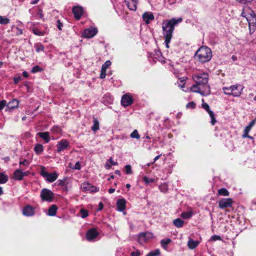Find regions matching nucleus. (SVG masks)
I'll use <instances>...</instances> for the list:
<instances>
[{
  "label": "nucleus",
  "instance_id": "6e6552de",
  "mask_svg": "<svg viewBox=\"0 0 256 256\" xmlns=\"http://www.w3.org/2000/svg\"><path fill=\"white\" fill-rule=\"evenodd\" d=\"M152 236V234L150 232H141L138 234V241L139 244H142Z\"/></svg>",
  "mask_w": 256,
  "mask_h": 256
},
{
  "label": "nucleus",
  "instance_id": "b1692460",
  "mask_svg": "<svg viewBox=\"0 0 256 256\" xmlns=\"http://www.w3.org/2000/svg\"><path fill=\"white\" fill-rule=\"evenodd\" d=\"M57 210L58 207L56 205L52 204L48 208V214L50 216H55L56 214Z\"/></svg>",
  "mask_w": 256,
  "mask_h": 256
},
{
  "label": "nucleus",
  "instance_id": "5fc2aeb1",
  "mask_svg": "<svg viewBox=\"0 0 256 256\" xmlns=\"http://www.w3.org/2000/svg\"><path fill=\"white\" fill-rule=\"evenodd\" d=\"M210 116L211 118V123H212V125H214L216 122V120L214 118V114L212 113V115L210 114Z\"/></svg>",
  "mask_w": 256,
  "mask_h": 256
},
{
  "label": "nucleus",
  "instance_id": "a878e982",
  "mask_svg": "<svg viewBox=\"0 0 256 256\" xmlns=\"http://www.w3.org/2000/svg\"><path fill=\"white\" fill-rule=\"evenodd\" d=\"M174 224L177 228H181L183 226L184 222L180 218H176L173 221Z\"/></svg>",
  "mask_w": 256,
  "mask_h": 256
},
{
  "label": "nucleus",
  "instance_id": "dca6fc26",
  "mask_svg": "<svg viewBox=\"0 0 256 256\" xmlns=\"http://www.w3.org/2000/svg\"><path fill=\"white\" fill-rule=\"evenodd\" d=\"M124 2L131 10H136L137 8L138 0H125Z\"/></svg>",
  "mask_w": 256,
  "mask_h": 256
},
{
  "label": "nucleus",
  "instance_id": "aec40b11",
  "mask_svg": "<svg viewBox=\"0 0 256 256\" xmlns=\"http://www.w3.org/2000/svg\"><path fill=\"white\" fill-rule=\"evenodd\" d=\"M126 201L124 199H118L116 202V206L118 210L122 212L126 208Z\"/></svg>",
  "mask_w": 256,
  "mask_h": 256
},
{
  "label": "nucleus",
  "instance_id": "4d7b16f0",
  "mask_svg": "<svg viewBox=\"0 0 256 256\" xmlns=\"http://www.w3.org/2000/svg\"><path fill=\"white\" fill-rule=\"evenodd\" d=\"M58 184L60 186H64L65 185V179L62 180H58Z\"/></svg>",
  "mask_w": 256,
  "mask_h": 256
},
{
  "label": "nucleus",
  "instance_id": "79ce46f5",
  "mask_svg": "<svg viewBox=\"0 0 256 256\" xmlns=\"http://www.w3.org/2000/svg\"><path fill=\"white\" fill-rule=\"evenodd\" d=\"M111 64V62L110 60L106 61L104 64L102 66V68L106 70Z\"/></svg>",
  "mask_w": 256,
  "mask_h": 256
},
{
  "label": "nucleus",
  "instance_id": "58836bf2",
  "mask_svg": "<svg viewBox=\"0 0 256 256\" xmlns=\"http://www.w3.org/2000/svg\"><path fill=\"white\" fill-rule=\"evenodd\" d=\"M142 180L146 184H148L149 183L153 182H154V179L149 178L146 176H144Z\"/></svg>",
  "mask_w": 256,
  "mask_h": 256
},
{
  "label": "nucleus",
  "instance_id": "a211bd4d",
  "mask_svg": "<svg viewBox=\"0 0 256 256\" xmlns=\"http://www.w3.org/2000/svg\"><path fill=\"white\" fill-rule=\"evenodd\" d=\"M142 18L146 24H148L150 20H154V16L151 12H145L142 14Z\"/></svg>",
  "mask_w": 256,
  "mask_h": 256
},
{
  "label": "nucleus",
  "instance_id": "2eb2a0df",
  "mask_svg": "<svg viewBox=\"0 0 256 256\" xmlns=\"http://www.w3.org/2000/svg\"><path fill=\"white\" fill-rule=\"evenodd\" d=\"M98 234L96 230L94 228L89 230L86 234V237L88 240H92L96 238Z\"/></svg>",
  "mask_w": 256,
  "mask_h": 256
},
{
  "label": "nucleus",
  "instance_id": "49530a36",
  "mask_svg": "<svg viewBox=\"0 0 256 256\" xmlns=\"http://www.w3.org/2000/svg\"><path fill=\"white\" fill-rule=\"evenodd\" d=\"M106 70L105 69L102 68L101 69V72L100 74V78H104L106 77Z\"/></svg>",
  "mask_w": 256,
  "mask_h": 256
},
{
  "label": "nucleus",
  "instance_id": "774afa93",
  "mask_svg": "<svg viewBox=\"0 0 256 256\" xmlns=\"http://www.w3.org/2000/svg\"><path fill=\"white\" fill-rule=\"evenodd\" d=\"M108 161L112 165L114 166L116 164V162H114L112 158H110Z\"/></svg>",
  "mask_w": 256,
  "mask_h": 256
},
{
  "label": "nucleus",
  "instance_id": "1a4fd4ad",
  "mask_svg": "<svg viewBox=\"0 0 256 256\" xmlns=\"http://www.w3.org/2000/svg\"><path fill=\"white\" fill-rule=\"evenodd\" d=\"M81 188L83 191L86 192L90 191V192H98L99 190V188L96 187L88 182H84L81 185Z\"/></svg>",
  "mask_w": 256,
  "mask_h": 256
},
{
  "label": "nucleus",
  "instance_id": "4468645a",
  "mask_svg": "<svg viewBox=\"0 0 256 256\" xmlns=\"http://www.w3.org/2000/svg\"><path fill=\"white\" fill-rule=\"evenodd\" d=\"M243 89L240 85H236L231 86V92H232V96H238L241 94V91Z\"/></svg>",
  "mask_w": 256,
  "mask_h": 256
},
{
  "label": "nucleus",
  "instance_id": "864d4df0",
  "mask_svg": "<svg viewBox=\"0 0 256 256\" xmlns=\"http://www.w3.org/2000/svg\"><path fill=\"white\" fill-rule=\"evenodd\" d=\"M238 2L242 4H246L247 3H250L254 0H236Z\"/></svg>",
  "mask_w": 256,
  "mask_h": 256
},
{
  "label": "nucleus",
  "instance_id": "5701e85b",
  "mask_svg": "<svg viewBox=\"0 0 256 256\" xmlns=\"http://www.w3.org/2000/svg\"><path fill=\"white\" fill-rule=\"evenodd\" d=\"M199 243L198 240H194L192 238H190L188 242V246L190 249L193 250L198 245Z\"/></svg>",
  "mask_w": 256,
  "mask_h": 256
},
{
  "label": "nucleus",
  "instance_id": "c756f323",
  "mask_svg": "<svg viewBox=\"0 0 256 256\" xmlns=\"http://www.w3.org/2000/svg\"><path fill=\"white\" fill-rule=\"evenodd\" d=\"M172 240L170 238H167L166 240H161V245L162 248H166L167 245L171 242Z\"/></svg>",
  "mask_w": 256,
  "mask_h": 256
},
{
  "label": "nucleus",
  "instance_id": "f257e3e1",
  "mask_svg": "<svg viewBox=\"0 0 256 256\" xmlns=\"http://www.w3.org/2000/svg\"><path fill=\"white\" fill-rule=\"evenodd\" d=\"M182 18H180L178 19L173 18L168 21L163 22L162 24L163 34L164 38H167L168 40H169V38H172V34L174 30V26L178 23L182 22Z\"/></svg>",
  "mask_w": 256,
  "mask_h": 256
},
{
  "label": "nucleus",
  "instance_id": "0e129e2a",
  "mask_svg": "<svg viewBox=\"0 0 256 256\" xmlns=\"http://www.w3.org/2000/svg\"><path fill=\"white\" fill-rule=\"evenodd\" d=\"M36 50L38 52H39L40 51H43L44 50V46L42 45H40L38 46L37 47Z\"/></svg>",
  "mask_w": 256,
  "mask_h": 256
},
{
  "label": "nucleus",
  "instance_id": "39448f33",
  "mask_svg": "<svg viewBox=\"0 0 256 256\" xmlns=\"http://www.w3.org/2000/svg\"><path fill=\"white\" fill-rule=\"evenodd\" d=\"M190 90L193 92H198L202 96H208L210 94V90L209 86H205L203 88L197 84L193 85Z\"/></svg>",
  "mask_w": 256,
  "mask_h": 256
},
{
  "label": "nucleus",
  "instance_id": "423d86ee",
  "mask_svg": "<svg viewBox=\"0 0 256 256\" xmlns=\"http://www.w3.org/2000/svg\"><path fill=\"white\" fill-rule=\"evenodd\" d=\"M40 198L43 201L52 202L54 198V193L47 188H44L42 190Z\"/></svg>",
  "mask_w": 256,
  "mask_h": 256
},
{
  "label": "nucleus",
  "instance_id": "6e6d98bb",
  "mask_svg": "<svg viewBox=\"0 0 256 256\" xmlns=\"http://www.w3.org/2000/svg\"><path fill=\"white\" fill-rule=\"evenodd\" d=\"M63 26L62 24L60 22V20H57V27L59 30H62V27Z\"/></svg>",
  "mask_w": 256,
  "mask_h": 256
},
{
  "label": "nucleus",
  "instance_id": "c9c22d12",
  "mask_svg": "<svg viewBox=\"0 0 256 256\" xmlns=\"http://www.w3.org/2000/svg\"><path fill=\"white\" fill-rule=\"evenodd\" d=\"M10 20L6 18L0 16V24H6L9 23Z\"/></svg>",
  "mask_w": 256,
  "mask_h": 256
},
{
  "label": "nucleus",
  "instance_id": "bf43d9fd",
  "mask_svg": "<svg viewBox=\"0 0 256 256\" xmlns=\"http://www.w3.org/2000/svg\"><path fill=\"white\" fill-rule=\"evenodd\" d=\"M140 254V252L139 250H136V252H133L131 253L132 256H139Z\"/></svg>",
  "mask_w": 256,
  "mask_h": 256
},
{
  "label": "nucleus",
  "instance_id": "4be33fe9",
  "mask_svg": "<svg viewBox=\"0 0 256 256\" xmlns=\"http://www.w3.org/2000/svg\"><path fill=\"white\" fill-rule=\"evenodd\" d=\"M46 178L48 182H52L58 178V174L56 172L52 174L48 173V176H46Z\"/></svg>",
  "mask_w": 256,
  "mask_h": 256
},
{
  "label": "nucleus",
  "instance_id": "9d476101",
  "mask_svg": "<svg viewBox=\"0 0 256 256\" xmlns=\"http://www.w3.org/2000/svg\"><path fill=\"white\" fill-rule=\"evenodd\" d=\"M98 32L97 29L94 28H90L85 30L82 32V36L86 38H91L94 36Z\"/></svg>",
  "mask_w": 256,
  "mask_h": 256
},
{
  "label": "nucleus",
  "instance_id": "69168bd1",
  "mask_svg": "<svg viewBox=\"0 0 256 256\" xmlns=\"http://www.w3.org/2000/svg\"><path fill=\"white\" fill-rule=\"evenodd\" d=\"M152 253H153V254H154V256H158L160 254V252L159 250H156L154 251H152Z\"/></svg>",
  "mask_w": 256,
  "mask_h": 256
},
{
  "label": "nucleus",
  "instance_id": "4c0bfd02",
  "mask_svg": "<svg viewBox=\"0 0 256 256\" xmlns=\"http://www.w3.org/2000/svg\"><path fill=\"white\" fill-rule=\"evenodd\" d=\"M42 70V69L39 66H34L31 70V72L32 73H35L38 72H41Z\"/></svg>",
  "mask_w": 256,
  "mask_h": 256
},
{
  "label": "nucleus",
  "instance_id": "37998d69",
  "mask_svg": "<svg viewBox=\"0 0 256 256\" xmlns=\"http://www.w3.org/2000/svg\"><path fill=\"white\" fill-rule=\"evenodd\" d=\"M126 173V174H131L132 173L131 166L129 164L125 166Z\"/></svg>",
  "mask_w": 256,
  "mask_h": 256
},
{
  "label": "nucleus",
  "instance_id": "20e7f679",
  "mask_svg": "<svg viewBox=\"0 0 256 256\" xmlns=\"http://www.w3.org/2000/svg\"><path fill=\"white\" fill-rule=\"evenodd\" d=\"M192 78L196 83L202 88L205 86H208V75L206 73L196 74L193 76Z\"/></svg>",
  "mask_w": 256,
  "mask_h": 256
},
{
  "label": "nucleus",
  "instance_id": "c03bdc74",
  "mask_svg": "<svg viewBox=\"0 0 256 256\" xmlns=\"http://www.w3.org/2000/svg\"><path fill=\"white\" fill-rule=\"evenodd\" d=\"M48 172L46 170L45 168L42 166V170L40 171V174L44 178H46L48 176Z\"/></svg>",
  "mask_w": 256,
  "mask_h": 256
},
{
  "label": "nucleus",
  "instance_id": "e2e57ef3",
  "mask_svg": "<svg viewBox=\"0 0 256 256\" xmlns=\"http://www.w3.org/2000/svg\"><path fill=\"white\" fill-rule=\"evenodd\" d=\"M21 80V78L20 76L17 77V78H14V83L16 84H17Z\"/></svg>",
  "mask_w": 256,
  "mask_h": 256
},
{
  "label": "nucleus",
  "instance_id": "3c124183",
  "mask_svg": "<svg viewBox=\"0 0 256 256\" xmlns=\"http://www.w3.org/2000/svg\"><path fill=\"white\" fill-rule=\"evenodd\" d=\"M6 102L5 100L0 101V110H2L6 106Z\"/></svg>",
  "mask_w": 256,
  "mask_h": 256
},
{
  "label": "nucleus",
  "instance_id": "09e8293b",
  "mask_svg": "<svg viewBox=\"0 0 256 256\" xmlns=\"http://www.w3.org/2000/svg\"><path fill=\"white\" fill-rule=\"evenodd\" d=\"M19 164L20 166L24 165L25 166H28L30 164V162L28 160L24 159V160L20 162Z\"/></svg>",
  "mask_w": 256,
  "mask_h": 256
},
{
  "label": "nucleus",
  "instance_id": "8fccbe9b",
  "mask_svg": "<svg viewBox=\"0 0 256 256\" xmlns=\"http://www.w3.org/2000/svg\"><path fill=\"white\" fill-rule=\"evenodd\" d=\"M34 33L38 36H43L44 32L40 31L38 29H34L33 30Z\"/></svg>",
  "mask_w": 256,
  "mask_h": 256
},
{
  "label": "nucleus",
  "instance_id": "473e14b6",
  "mask_svg": "<svg viewBox=\"0 0 256 256\" xmlns=\"http://www.w3.org/2000/svg\"><path fill=\"white\" fill-rule=\"evenodd\" d=\"M202 107L203 108H204L209 114V115L210 114H212H212L214 113L213 112H212L210 108V106H209L208 105V104L206 103H203L202 104Z\"/></svg>",
  "mask_w": 256,
  "mask_h": 256
},
{
  "label": "nucleus",
  "instance_id": "cd10ccee",
  "mask_svg": "<svg viewBox=\"0 0 256 256\" xmlns=\"http://www.w3.org/2000/svg\"><path fill=\"white\" fill-rule=\"evenodd\" d=\"M99 129V122L96 118H94V125L92 127V130L96 132Z\"/></svg>",
  "mask_w": 256,
  "mask_h": 256
},
{
  "label": "nucleus",
  "instance_id": "de8ad7c7",
  "mask_svg": "<svg viewBox=\"0 0 256 256\" xmlns=\"http://www.w3.org/2000/svg\"><path fill=\"white\" fill-rule=\"evenodd\" d=\"M187 108H194L196 107V104L194 102H188L186 106Z\"/></svg>",
  "mask_w": 256,
  "mask_h": 256
},
{
  "label": "nucleus",
  "instance_id": "0eeeda50",
  "mask_svg": "<svg viewBox=\"0 0 256 256\" xmlns=\"http://www.w3.org/2000/svg\"><path fill=\"white\" fill-rule=\"evenodd\" d=\"M232 198H222L218 201V207L221 209L230 208L232 206Z\"/></svg>",
  "mask_w": 256,
  "mask_h": 256
},
{
  "label": "nucleus",
  "instance_id": "ea45409f",
  "mask_svg": "<svg viewBox=\"0 0 256 256\" xmlns=\"http://www.w3.org/2000/svg\"><path fill=\"white\" fill-rule=\"evenodd\" d=\"M159 188L161 192H166L168 190L167 185L166 184H162L160 186Z\"/></svg>",
  "mask_w": 256,
  "mask_h": 256
},
{
  "label": "nucleus",
  "instance_id": "ddd939ff",
  "mask_svg": "<svg viewBox=\"0 0 256 256\" xmlns=\"http://www.w3.org/2000/svg\"><path fill=\"white\" fill-rule=\"evenodd\" d=\"M72 11L76 19L80 20L83 13L82 8L80 6H76L72 8Z\"/></svg>",
  "mask_w": 256,
  "mask_h": 256
},
{
  "label": "nucleus",
  "instance_id": "052dcab7",
  "mask_svg": "<svg viewBox=\"0 0 256 256\" xmlns=\"http://www.w3.org/2000/svg\"><path fill=\"white\" fill-rule=\"evenodd\" d=\"M165 38L164 42L166 43V48H169L168 44L170 42L172 38H169V40H167V38Z\"/></svg>",
  "mask_w": 256,
  "mask_h": 256
},
{
  "label": "nucleus",
  "instance_id": "f704fd0d",
  "mask_svg": "<svg viewBox=\"0 0 256 256\" xmlns=\"http://www.w3.org/2000/svg\"><path fill=\"white\" fill-rule=\"evenodd\" d=\"M80 213L81 214V217L83 218H86L88 216V210L84 208H82L80 210Z\"/></svg>",
  "mask_w": 256,
  "mask_h": 256
},
{
  "label": "nucleus",
  "instance_id": "7ed1b4c3",
  "mask_svg": "<svg viewBox=\"0 0 256 256\" xmlns=\"http://www.w3.org/2000/svg\"><path fill=\"white\" fill-rule=\"evenodd\" d=\"M242 16L246 18L250 26H256V15L252 10L246 7L243 9Z\"/></svg>",
  "mask_w": 256,
  "mask_h": 256
},
{
  "label": "nucleus",
  "instance_id": "680f3d73",
  "mask_svg": "<svg viewBox=\"0 0 256 256\" xmlns=\"http://www.w3.org/2000/svg\"><path fill=\"white\" fill-rule=\"evenodd\" d=\"M74 168L76 170H80V164L79 162H76Z\"/></svg>",
  "mask_w": 256,
  "mask_h": 256
},
{
  "label": "nucleus",
  "instance_id": "338daca9",
  "mask_svg": "<svg viewBox=\"0 0 256 256\" xmlns=\"http://www.w3.org/2000/svg\"><path fill=\"white\" fill-rule=\"evenodd\" d=\"M104 208V205H103V204L102 202H100L99 203V204H98V210H102Z\"/></svg>",
  "mask_w": 256,
  "mask_h": 256
},
{
  "label": "nucleus",
  "instance_id": "7c9ffc66",
  "mask_svg": "<svg viewBox=\"0 0 256 256\" xmlns=\"http://www.w3.org/2000/svg\"><path fill=\"white\" fill-rule=\"evenodd\" d=\"M34 151L36 154H40L43 151V146L40 144H36L34 147Z\"/></svg>",
  "mask_w": 256,
  "mask_h": 256
},
{
  "label": "nucleus",
  "instance_id": "f8f14e48",
  "mask_svg": "<svg viewBox=\"0 0 256 256\" xmlns=\"http://www.w3.org/2000/svg\"><path fill=\"white\" fill-rule=\"evenodd\" d=\"M69 146L68 141L66 140H61L57 144V150L58 152L66 150Z\"/></svg>",
  "mask_w": 256,
  "mask_h": 256
},
{
  "label": "nucleus",
  "instance_id": "603ef678",
  "mask_svg": "<svg viewBox=\"0 0 256 256\" xmlns=\"http://www.w3.org/2000/svg\"><path fill=\"white\" fill-rule=\"evenodd\" d=\"M221 237L220 236L214 235L211 237V240L216 241L217 240H221Z\"/></svg>",
  "mask_w": 256,
  "mask_h": 256
},
{
  "label": "nucleus",
  "instance_id": "72a5a7b5",
  "mask_svg": "<svg viewBox=\"0 0 256 256\" xmlns=\"http://www.w3.org/2000/svg\"><path fill=\"white\" fill-rule=\"evenodd\" d=\"M132 138H135L136 139H139L140 138V136L139 135L138 132L136 130H134L130 135Z\"/></svg>",
  "mask_w": 256,
  "mask_h": 256
},
{
  "label": "nucleus",
  "instance_id": "a18cd8bd",
  "mask_svg": "<svg viewBox=\"0 0 256 256\" xmlns=\"http://www.w3.org/2000/svg\"><path fill=\"white\" fill-rule=\"evenodd\" d=\"M250 131L248 130H246L244 129V133L242 135V137L243 138H248L250 139H252L253 138L250 136L248 135V132H249Z\"/></svg>",
  "mask_w": 256,
  "mask_h": 256
},
{
  "label": "nucleus",
  "instance_id": "bb28decb",
  "mask_svg": "<svg viewBox=\"0 0 256 256\" xmlns=\"http://www.w3.org/2000/svg\"><path fill=\"white\" fill-rule=\"evenodd\" d=\"M218 194L220 196H228L230 194L228 190L225 188H222L218 190Z\"/></svg>",
  "mask_w": 256,
  "mask_h": 256
},
{
  "label": "nucleus",
  "instance_id": "6ab92c4d",
  "mask_svg": "<svg viewBox=\"0 0 256 256\" xmlns=\"http://www.w3.org/2000/svg\"><path fill=\"white\" fill-rule=\"evenodd\" d=\"M22 213L26 216H32L34 213V209L30 206H26L23 208Z\"/></svg>",
  "mask_w": 256,
  "mask_h": 256
},
{
  "label": "nucleus",
  "instance_id": "9b49d317",
  "mask_svg": "<svg viewBox=\"0 0 256 256\" xmlns=\"http://www.w3.org/2000/svg\"><path fill=\"white\" fill-rule=\"evenodd\" d=\"M133 102V100L132 96L126 94L124 95L121 100V104H122L124 106H128L130 104H132Z\"/></svg>",
  "mask_w": 256,
  "mask_h": 256
},
{
  "label": "nucleus",
  "instance_id": "393cba45",
  "mask_svg": "<svg viewBox=\"0 0 256 256\" xmlns=\"http://www.w3.org/2000/svg\"><path fill=\"white\" fill-rule=\"evenodd\" d=\"M38 135L42 138L46 143L50 141L49 134L48 132H39Z\"/></svg>",
  "mask_w": 256,
  "mask_h": 256
},
{
  "label": "nucleus",
  "instance_id": "f3484780",
  "mask_svg": "<svg viewBox=\"0 0 256 256\" xmlns=\"http://www.w3.org/2000/svg\"><path fill=\"white\" fill-rule=\"evenodd\" d=\"M18 103L19 102L17 99H13L7 104L6 110L10 111L17 108L18 106Z\"/></svg>",
  "mask_w": 256,
  "mask_h": 256
},
{
  "label": "nucleus",
  "instance_id": "2f4dec72",
  "mask_svg": "<svg viewBox=\"0 0 256 256\" xmlns=\"http://www.w3.org/2000/svg\"><path fill=\"white\" fill-rule=\"evenodd\" d=\"M192 216V212H182L181 214V217L184 219L190 218Z\"/></svg>",
  "mask_w": 256,
  "mask_h": 256
},
{
  "label": "nucleus",
  "instance_id": "c85d7f7f",
  "mask_svg": "<svg viewBox=\"0 0 256 256\" xmlns=\"http://www.w3.org/2000/svg\"><path fill=\"white\" fill-rule=\"evenodd\" d=\"M8 180V176L4 174L3 173H0V184H4Z\"/></svg>",
  "mask_w": 256,
  "mask_h": 256
},
{
  "label": "nucleus",
  "instance_id": "e433bc0d",
  "mask_svg": "<svg viewBox=\"0 0 256 256\" xmlns=\"http://www.w3.org/2000/svg\"><path fill=\"white\" fill-rule=\"evenodd\" d=\"M256 122V119L253 120L252 122H250L248 126H247L245 129L247 130L250 131L252 128L254 126Z\"/></svg>",
  "mask_w": 256,
  "mask_h": 256
},
{
  "label": "nucleus",
  "instance_id": "a19ab883",
  "mask_svg": "<svg viewBox=\"0 0 256 256\" xmlns=\"http://www.w3.org/2000/svg\"><path fill=\"white\" fill-rule=\"evenodd\" d=\"M223 90L224 92V93L228 95H232V92H231V86L230 88H224Z\"/></svg>",
  "mask_w": 256,
  "mask_h": 256
},
{
  "label": "nucleus",
  "instance_id": "f03ea898",
  "mask_svg": "<svg viewBox=\"0 0 256 256\" xmlns=\"http://www.w3.org/2000/svg\"><path fill=\"white\" fill-rule=\"evenodd\" d=\"M212 51L207 46H201L196 52L195 58L201 62H208L212 58Z\"/></svg>",
  "mask_w": 256,
  "mask_h": 256
},
{
  "label": "nucleus",
  "instance_id": "13d9d810",
  "mask_svg": "<svg viewBox=\"0 0 256 256\" xmlns=\"http://www.w3.org/2000/svg\"><path fill=\"white\" fill-rule=\"evenodd\" d=\"M38 15L40 18H42L44 17V14H42V9L39 8L38 10Z\"/></svg>",
  "mask_w": 256,
  "mask_h": 256
},
{
  "label": "nucleus",
  "instance_id": "412c9836",
  "mask_svg": "<svg viewBox=\"0 0 256 256\" xmlns=\"http://www.w3.org/2000/svg\"><path fill=\"white\" fill-rule=\"evenodd\" d=\"M23 172L20 169L16 170L14 174V178L16 180H22L23 178Z\"/></svg>",
  "mask_w": 256,
  "mask_h": 256
}]
</instances>
